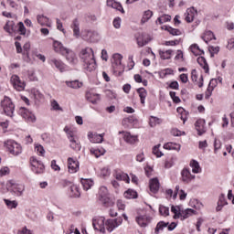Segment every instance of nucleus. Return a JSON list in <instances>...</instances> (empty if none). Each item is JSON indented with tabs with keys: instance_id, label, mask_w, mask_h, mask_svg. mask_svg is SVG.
Segmentation results:
<instances>
[{
	"instance_id": "nucleus-25",
	"label": "nucleus",
	"mask_w": 234,
	"mask_h": 234,
	"mask_svg": "<svg viewBox=\"0 0 234 234\" xmlns=\"http://www.w3.org/2000/svg\"><path fill=\"white\" fill-rule=\"evenodd\" d=\"M136 123H138V119L134 118V116H130L122 120V125H124V127H133L136 125Z\"/></svg>"
},
{
	"instance_id": "nucleus-60",
	"label": "nucleus",
	"mask_w": 234,
	"mask_h": 234,
	"mask_svg": "<svg viewBox=\"0 0 234 234\" xmlns=\"http://www.w3.org/2000/svg\"><path fill=\"white\" fill-rule=\"evenodd\" d=\"M37 153H38L39 156H43L45 154V148L41 144H37L35 147Z\"/></svg>"
},
{
	"instance_id": "nucleus-57",
	"label": "nucleus",
	"mask_w": 234,
	"mask_h": 234,
	"mask_svg": "<svg viewBox=\"0 0 234 234\" xmlns=\"http://www.w3.org/2000/svg\"><path fill=\"white\" fill-rule=\"evenodd\" d=\"M18 32L21 36H26L27 34V28L25 27V24H23V22L18 23Z\"/></svg>"
},
{
	"instance_id": "nucleus-21",
	"label": "nucleus",
	"mask_w": 234,
	"mask_h": 234,
	"mask_svg": "<svg viewBox=\"0 0 234 234\" xmlns=\"http://www.w3.org/2000/svg\"><path fill=\"white\" fill-rule=\"evenodd\" d=\"M120 134H123V140L127 143V144H136V142H138V137L136 135H132L131 133H127V132H119Z\"/></svg>"
},
{
	"instance_id": "nucleus-29",
	"label": "nucleus",
	"mask_w": 234,
	"mask_h": 234,
	"mask_svg": "<svg viewBox=\"0 0 234 234\" xmlns=\"http://www.w3.org/2000/svg\"><path fill=\"white\" fill-rule=\"evenodd\" d=\"M69 147L73 149V151H81V144L80 140H78V137L69 141Z\"/></svg>"
},
{
	"instance_id": "nucleus-14",
	"label": "nucleus",
	"mask_w": 234,
	"mask_h": 234,
	"mask_svg": "<svg viewBox=\"0 0 234 234\" xmlns=\"http://www.w3.org/2000/svg\"><path fill=\"white\" fill-rule=\"evenodd\" d=\"M53 49L57 54H61V56H65V53L68 52L69 48H65L61 42L54 40Z\"/></svg>"
},
{
	"instance_id": "nucleus-59",
	"label": "nucleus",
	"mask_w": 234,
	"mask_h": 234,
	"mask_svg": "<svg viewBox=\"0 0 234 234\" xmlns=\"http://www.w3.org/2000/svg\"><path fill=\"white\" fill-rule=\"evenodd\" d=\"M51 107L53 111H63V109H61V106H59V103H58L56 100L52 101Z\"/></svg>"
},
{
	"instance_id": "nucleus-52",
	"label": "nucleus",
	"mask_w": 234,
	"mask_h": 234,
	"mask_svg": "<svg viewBox=\"0 0 234 234\" xmlns=\"http://www.w3.org/2000/svg\"><path fill=\"white\" fill-rule=\"evenodd\" d=\"M136 222L141 226V228H145L147 226V222L144 216H139L136 218Z\"/></svg>"
},
{
	"instance_id": "nucleus-43",
	"label": "nucleus",
	"mask_w": 234,
	"mask_h": 234,
	"mask_svg": "<svg viewBox=\"0 0 234 234\" xmlns=\"http://www.w3.org/2000/svg\"><path fill=\"white\" fill-rule=\"evenodd\" d=\"M4 202L5 206L8 207V209H16L17 207L18 203L16 200H9V199H4Z\"/></svg>"
},
{
	"instance_id": "nucleus-62",
	"label": "nucleus",
	"mask_w": 234,
	"mask_h": 234,
	"mask_svg": "<svg viewBox=\"0 0 234 234\" xmlns=\"http://www.w3.org/2000/svg\"><path fill=\"white\" fill-rule=\"evenodd\" d=\"M173 74V69H165V70H163L160 74L161 78H165L166 76H169Z\"/></svg>"
},
{
	"instance_id": "nucleus-61",
	"label": "nucleus",
	"mask_w": 234,
	"mask_h": 234,
	"mask_svg": "<svg viewBox=\"0 0 234 234\" xmlns=\"http://www.w3.org/2000/svg\"><path fill=\"white\" fill-rule=\"evenodd\" d=\"M218 204H221L223 206H228V201H226V196L224 194H221L219 196Z\"/></svg>"
},
{
	"instance_id": "nucleus-38",
	"label": "nucleus",
	"mask_w": 234,
	"mask_h": 234,
	"mask_svg": "<svg viewBox=\"0 0 234 234\" xmlns=\"http://www.w3.org/2000/svg\"><path fill=\"white\" fill-rule=\"evenodd\" d=\"M87 100L90 101L93 105H96V103H98L100 101V94L88 93Z\"/></svg>"
},
{
	"instance_id": "nucleus-18",
	"label": "nucleus",
	"mask_w": 234,
	"mask_h": 234,
	"mask_svg": "<svg viewBox=\"0 0 234 234\" xmlns=\"http://www.w3.org/2000/svg\"><path fill=\"white\" fill-rule=\"evenodd\" d=\"M9 187H12V191L13 193H15V195H16V197L23 196V193L25 191L24 185H17L16 183H11V185H9Z\"/></svg>"
},
{
	"instance_id": "nucleus-10",
	"label": "nucleus",
	"mask_w": 234,
	"mask_h": 234,
	"mask_svg": "<svg viewBox=\"0 0 234 234\" xmlns=\"http://www.w3.org/2000/svg\"><path fill=\"white\" fill-rule=\"evenodd\" d=\"M196 16H198V11H197L195 7L187 8L186 12L185 13V20L186 23H193Z\"/></svg>"
},
{
	"instance_id": "nucleus-1",
	"label": "nucleus",
	"mask_w": 234,
	"mask_h": 234,
	"mask_svg": "<svg viewBox=\"0 0 234 234\" xmlns=\"http://www.w3.org/2000/svg\"><path fill=\"white\" fill-rule=\"evenodd\" d=\"M80 58L83 63L85 70L88 72L96 70V58H94V50L92 48H85L81 49Z\"/></svg>"
},
{
	"instance_id": "nucleus-4",
	"label": "nucleus",
	"mask_w": 234,
	"mask_h": 234,
	"mask_svg": "<svg viewBox=\"0 0 234 234\" xmlns=\"http://www.w3.org/2000/svg\"><path fill=\"white\" fill-rule=\"evenodd\" d=\"M1 106L4 109V112L6 116H14V111L16 110V105L12 102V100L9 97H5L3 101L1 102Z\"/></svg>"
},
{
	"instance_id": "nucleus-37",
	"label": "nucleus",
	"mask_w": 234,
	"mask_h": 234,
	"mask_svg": "<svg viewBox=\"0 0 234 234\" xmlns=\"http://www.w3.org/2000/svg\"><path fill=\"white\" fill-rule=\"evenodd\" d=\"M66 85L68 87H70V89H81V87L83 86V83L80 82V80H71L66 81Z\"/></svg>"
},
{
	"instance_id": "nucleus-20",
	"label": "nucleus",
	"mask_w": 234,
	"mask_h": 234,
	"mask_svg": "<svg viewBox=\"0 0 234 234\" xmlns=\"http://www.w3.org/2000/svg\"><path fill=\"white\" fill-rule=\"evenodd\" d=\"M103 134L104 133L97 134L90 132L88 133V138L91 144H101V142H103Z\"/></svg>"
},
{
	"instance_id": "nucleus-16",
	"label": "nucleus",
	"mask_w": 234,
	"mask_h": 234,
	"mask_svg": "<svg viewBox=\"0 0 234 234\" xmlns=\"http://www.w3.org/2000/svg\"><path fill=\"white\" fill-rule=\"evenodd\" d=\"M99 197L102 204H107L109 202V190L105 186H101L99 189Z\"/></svg>"
},
{
	"instance_id": "nucleus-63",
	"label": "nucleus",
	"mask_w": 234,
	"mask_h": 234,
	"mask_svg": "<svg viewBox=\"0 0 234 234\" xmlns=\"http://www.w3.org/2000/svg\"><path fill=\"white\" fill-rule=\"evenodd\" d=\"M113 27H114V28H120V27H122V18H120V17L114 18Z\"/></svg>"
},
{
	"instance_id": "nucleus-13",
	"label": "nucleus",
	"mask_w": 234,
	"mask_h": 234,
	"mask_svg": "<svg viewBox=\"0 0 234 234\" xmlns=\"http://www.w3.org/2000/svg\"><path fill=\"white\" fill-rule=\"evenodd\" d=\"M70 28L73 30V37H76V39H80L81 32L80 31V20L78 18L72 20Z\"/></svg>"
},
{
	"instance_id": "nucleus-41",
	"label": "nucleus",
	"mask_w": 234,
	"mask_h": 234,
	"mask_svg": "<svg viewBox=\"0 0 234 234\" xmlns=\"http://www.w3.org/2000/svg\"><path fill=\"white\" fill-rule=\"evenodd\" d=\"M151 17H153V11H151V10L144 11L143 17L141 19V23L143 25L147 23V21H149V19H151Z\"/></svg>"
},
{
	"instance_id": "nucleus-50",
	"label": "nucleus",
	"mask_w": 234,
	"mask_h": 234,
	"mask_svg": "<svg viewBox=\"0 0 234 234\" xmlns=\"http://www.w3.org/2000/svg\"><path fill=\"white\" fill-rule=\"evenodd\" d=\"M64 132L66 133L67 136H68V139L70 141V140H74L78 137H76V135H74V132L70 131V128L69 127H65L64 128Z\"/></svg>"
},
{
	"instance_id": "nucleus-33",
	"label": "nucleus",
	"mask_w": 234,
	"mask_h": 234,
	"mask_svg": "<svg viewBox=\"0 0 234 234\" xmlns=\"http://www.w3.org/2000/svg\"><path fill=\"white\" fill-rule=\"evenodd\" d=\"M203 41H205V43H209V41L213 40V39H217V37H215V34L212 31H206L204 33V36L201 37Z\"/></svg>"
},
{
	"instance_id": "nucleus-44",
	"label": "nucleus",
	"mask_w": 234,
	"mask_h": 234,
	"mask_svg": "<svg viewBox=\"0 0 234 234\" xmlns=\"http://www.w3.org/2000/svg\"><path fill=\"white\" fill-rule=\"evenodd\" d=\"M162 123V119L154 116L150 117V127H156V125H160Z\"/></svg>"
},
{
	"instance_id": "nucleus-56",
	"label": "nucleus",
	"mask_w": 234,
	"mask_h": 234,
	"mask_svg": "<svg viewBox=\"0 0 234 234\" xmlns=\"http://www.w3.org/2000/svg\"><path fill=\"white\" fill-rule=\"evenodd\" d=\"M160 144L155 145L153 148V154H155V156H157V158H160L161 156H164V154L162 152H160Z\"/></svg>"
},
{
	"instance_id": "nucleus-30",
	"label": "nucleus",
	"mask_w": 234,
	"mask_h": 234,
	"mask_svg": "<svg viewBox=\"0 0 234 234\" xmlns=\"http://www.w3.org/2000/svg\"><path fill=\"white\" fill-rule=\"evenodd\" d=\"M164 149L167 151H180L181 145L176 143H167L164 144Z\"/></svg>"
},
{
	"instance_id": "nucleus-5",
	"label": "nucleus",
	"mask_w": 234,
	"mask_h": 234,
	"mask_svg": "<svg viewBox=\"0 0 234 234\" xmlns=\"http://www.w3.org/2000/svg\"><path fill=\"white\" fill-rule=\"evenodd\" d=\"M122 222H123V219L122 218H117L115 219H108L105 222V228L107 231L112 233V231H114V229L118 228V226H122Z\"/></svg>"
},
{
	"instance_id": "nucleus-34",
	"label": "nucleus",
	"mask_w": 234,
	"mask_h": 234,
	"mask_svg": "<svg viewBox=\"0 0 234 234\" xmlns=\"http://www.w3.org/2000/svg\"><path fill=\"white\" fill-rule=\"evenodd\" d=\"M80 184L83 186L84 191H89L92 186H94V182L91 179H81Z\"/></svg>"
},
{
	"instance_id": "nucleus-17",
	"label": "nucleus",
	"mask_w": 234,
	"mask_h": 234,
	"mask_svg": "<svg viewBox=\"0 0 234 234\" xmlns=\"http://www.w3.org/2000/svg\"><path fill=\"white\" fill-rule=\"evenodd\" d=\"M206 121L204 119H199L196 122L195 127L196 130L197 131L198 136H202L204 133H206Z\"/></svg>"
},
{
	"instance_id": "nucleus-49",
	"label": "nucleus",
	"mask_w": 234,
	"mask_h": 234,
	"mask_svg": "<svg viewBox=\"0 0 234 234\" xmlns=\"http://www.w3.org/2000/svg\"><path fill=\"white\" fill-rule=\"evenodd\" d=\"M213 83H217V80L212 79L210 80L209 86H208V88L207 90V93L205 95L206 100H209V98L211 97V91L213 90V87L211 88V84H213Z\"/></svg>"
},
{
	"instance_id": "nucleus-35",
	"label": "nucleus",
	"mask_w": 234,
	"mask_h": 234,
	"mask_svg": "<svg viewBox=\"0 0 234 234\" xmlns=\"http://www.w3.org/2000/svg\"><path fill=\"white\" fill-rule=\"evenodd\" d=\"M137 92L139 94L142 105H145V98H147V90H144V88H139L137 89Z\"/></svg>"
},
{
	"instance_id": "nucleus-58",
	"label": "nucleus",
	"mask_w": 234,
	"mask_h": 234,
	"mask_svg": "<svg viewBox=\"0 0 234 234\" xmlns=\"http://www.w3.org/2000/svg\"><path fill=\"white\" fill-rule=\"evenodd\" d=\"M112 8L122 12V14H125V10H123V6H122V4L120 2H115Z\"/></svg>"
},
{
	"instance_id": "nucleus-8",
	"label": "nucleus",
	"mask_w": 234,
	"mask_h": 234,
	"mask_svg": "<svg viewBox=\"0 0 234 234\" xmlns=\"http://www.w3.org/2000/svg\"><path fill=\"white\" fill-rule=\"evenodd\" d=\"M195 175L191 174L189 168H184L181 171V180L184 184H191L192 180H195Z\"/></svg>"
},
{
	"instance_id": "nucleus-12",
	"label": "nucleus",
	"mask_w": 234,
	"mask_h": 234,
	"mask_svg": "<svg viewBox=\"0 0 234 234\" xmlns=\"http://www.w3.org/2000/svg\"><path fill=\"white\" fill-rule=\"evenodd\" d=\"M113 176L116 178L119 182H126V184H129L131 182V178H129V175L122 172V170H114Z\"/></svg>"
},
{
	"instance_id": "nucleus-24",
	"label": "nucleus",
	"mask_w": 234,
	"mask_h": 234,
	"mask_svg": "<svg viewBox=\"0 0 234 234\" xmlns=\"http://www.w3.org/2000/svg\"><path fill=\"white\" fill-rule=\"evenodd\" d=\"M37 21L38 25H41V27H50V25H51L50 18L47 17L44 15H38L37 16Z\"/></svg>"
},
{
	"instance_id": "nucleus-28",
	"label": "nucleus",
	"mask_w": 234,
	"mask_h": 234,
	"mask_svg": "<svg viewBox=\"0 0 234 234\" xmlns=\"http://www.w3.org/2000/svg\"><path fill=\"white\" fill-rule=\"evenodd\" d=\"M150 191L154 194L158 193V189H160V182L157 178H154L150 181Z\"/></svg>"
},
{
	"instance_id": "nucleus-48",
	"label": "nucleus",
	"mask_w": 234,
	"mask_h": 234,
	"mask_svg": "<svg viewBox=\"0 0 234 234\" xmlns=\"http://www.w3.org/2000/svg\"><path fill=\"white\" fill-rule=\"evenodd\" d=\"M4 29L5 30V32H8V34H12L14 32V22L7 21L5 26L4 27Z\"/></svg>"
},
{
	"instance_id": "nucleus-51",
	"label": "nucleus",
	"mask_w": 234,
	"mask_h": 234,
	"mask_svg": "<svg viewBox=\"0 0 234 234\" xmlns=\"http://www.w3.org/2000/svg\"><path fill=\"white\" fill-rule=\"evenodd\" d=\"M159 213L163 217H169V207L165 206H160L159 207Z\"/></svg>"
},
{
	"instance_id": "nucleus-64",
	"label": "nucleus",
	"mask_w": 234,
	"mask_h": 234,
	"mask_svg": "<svg viewBox=\"0 0 234 234\" xmlns=\"http://www.w3.org/2000/svg\"><path fill=\"white\" fill-rule=\"evenodd\" d=\"M51 168L53 169V171H61V167L58 165V164L56 163V160L51 161Z\"/></svg>"
},
{
	"instance_id": "nucleus-55",
	"label": "nucleus",
	"mask_w": 234,
	"mask_h": 234,
	"mask_svg": "<svg viewBox=\"0 0 234 234\" xmlns=\"http://www.w3.org/2000/svg\"><path fill=\"white\" fill-rule=\"evenodd\" d=\"M101 175L103 178L107 177V176H111V168L109 167H103L101 170Z\"/></svg>"
},
{
	"instance_id": "nucleus-36",
	"label": "nucleus",
	"mask_w": 234,
	"mask_h": 234,
	"mask_svg": "<svg viewBox=\"0 0 234 234\" xmlns=\"http://www.w3.org/2000/svg\"><path fill=\"white\" fill-rule=\"evenodd\" d=\"M190 50L194 56H202V54H204V50L200 49V47H198L197 44L191 45Z\"/></svg>"
},
{
	"instance_id": "nucleus-7",
	"label": "nucleus",
	"mask_w": 234,
	"mask_h": 234,
	"mask_svg": "<svg viewBox=\"0 0 234 234\" xmlns=\"http://www.w3.org/2000/svg\"><path fill=\"white\" fill-rule=\"evenodd\" d=\"M18 113L20 114V116H22V118H24V120H27V122H29L31 123H34V122H36V115H34V113L29 112L27 108H20Z\"/></svg>"
},
{
	"instance_id": "nucleus-42",
	"label": "nucleus",
	"mask_w": 234,
	"mask_h": 234,
	"mask_svg": "<svg viewBox=\"0 0 234 234\" xmlns=\"http://www.w3.org/2000/svg\"><path fill=\"white\" fill-rule=\"evenodd\" d=\"M106 151L103 148L101 149H90V154L95 155V158H100V156H103L105 154Z\"/></svg>"
},
{
	"instance_id": "nucleus-27",
	"label": "nucleus",
	"mask_w": 234,
	"mask_h": 234,
	"mask_svg": "<svg viewBox=\"0 0 234 234\" xmlns=\"http://www.w3.org/2000/svg\"><path fill=\"white\" fill-rule=\"evenodd\" d=\"M69 195L70 198H80L81 194L80 193V188L76 185H73L69 186Z\"/></svg>"
},
{
	"instance_id": "nucleus-15",
	"label": "nucleus",
	"mask_w": 234,
	"mask_h": 234,
	"mask_svg": "<svg viewBox=\"0 0 234 234\" xmlns=\"http://www.w3.org/2000/svg\"><path fill=\"white\" fill-rule=\"evenodd\" d=\"M136 41L138 47H145L151 39L149 38V36L145 33H139L138 36L136 37Z\"/></svg>"
},
{
	"instance_id": "nucleus-2",
	"label": "nucleus",
	"mask_w": 234,
	"mask_h": 234,
	"mask_svg": "<svg viewBox=\"0 0 234 234\" xmlns=\"http://www.w3.org/2000/svg\"><path fill=\"white\" fill-rule=\"evenodd\" d=\"M5 146L6 147L7 151H9L11 154H13V156H19V154L23 153V148L21 147V144H17L14 140H7L6 142H5Z\"/></svg>"
},
{
	"instance_id": "nucleus-19",
	"label": "nucleus",
	"mask_w": 234,
	"mask_h": 234,
	"mask_svg": "<svg viewBox=\"0 0 234 234\" xmlns=\"http://www.w3.org/2000/svg\"><path fill=\"white\" fill-rule=\"evenodd\" d=\"M96 36H98V33L93 30H85L84 34L82 35L83 39L86 41H90V43L96 41Z\"/></svg>"
},
{
	"instance_id": "nucleus-40",
	"label": "nucleus",
	"mask_w": 234,
	"mask_h": 234,
	"mask_svg": "<svg viewBox=\"0 0 234 234\" xmlns=\"http://www.w3.org/2000/svg\"><path fill=\"white\" fill-rule=\"evenodd\" d=\"M173 54V50L168 49L166 51L159 50V56L161 59H171V55Z\"/></svg>"
},
{
	"instance_id": "nucleus-54",
	"label": "nucleus",
	"mask_w": 234,
	"mask_h": 234,
	"mask_svg": "<svg viewBox=\"0 0 234 234\" xmlns=\"http://www.w3.org/2000/svg\"><path fill=\"white\" fill-rule=\"evenodd\" d=\"M171 211L174 213V218H180L181 212L178 210V207L172 206Z\"/></svg>"
},
{
	"instance_id": "nucleus-46",
	"label": "nucleus",
	"mask_w": 234,
	"mask_h": 234,
	"mask_svg": "<svg viewBox=\"0 0 234 234\" xmlns=\"http://www.w3.org/2000/svg\"><path fill=\"white\" fill-rule=\"evenodd\" d=\"M169 21H171V16L164 15L163 16L157 18L156 23H159V25H164V23H167Z\"/></svg>"
},
{
	"instance_id": "nucleus-31",
	"label": "nucleus",
	"mask_w": 234,
	"mask_h": 234,
	"mask_svg": "<svg viewBox=\"0 0 234 234\" xmlns=\"http://www.w3.org/2000/svg\"><path fill=\"white\" fill-rule=\"evenodd\" d=\"M190 167H192V173L196 175H198V173H202V168L200 167V164H198L197 160H192L190 162Z\"/></svg>"
},
{
	"instance_id": "nucleus-9",
	"label": "nucleus",
	"mask_w": 234,
	"mask_h": 234,
	"mask_svg": "<svg viewBox=\"0 0 234 234\" xmlns=\"http://www.w3.org/2000/svg\"><path fill=\"white\" fill-rule=\"evenodd\" d=\"M68 169L69 173H78L80 171V162L72 157L68 158Z\"/></svg>"
},
{
	"instance_id": "nucleus-23",
	"label": "nucleus",
	"mask_w": 234,
	"mask_h": 234,
	"mask_svg": "<svg viewBox=\"0 0 234 234\" xmlns=\"http://www.w3.org/2000/svg\"><path fill=\"white\" fill-rule=\"evenodd\" d=\"M50 63L51 65H54V67H56L59 72H65L66 66L61 59L51 58Z\"/></svg>"
},
{
	"instance_id": "nucleus-47",
	"label": "nucleus",
	"mask_w": 234,
	"mask_h": 234,
	"mask_svg": "<svg viewBox=\"0 0 234 234\" xmlns=\"http://www.w3.org/2000/svg\"><path fill=\"white\" fill-rule=\"evenodd\" d=\"M165 30H167L171 36H182V31H180V29L166 27Z\"/></svg>"
},
{
	"instance_id": "nucleus-6",
	"label": "nucleus",
	"mask_w": 234,
	"mask_h": 234,
	"mask_svg": "<svg viewBox=\"0 0 234 234\" xmlns=\"http://www.w3.org/2000/svg\"><path fill=\"white\" fill-rule=\"evenodd\" d=\"M11 83L14 89H16V90H18L19 92L25 90V87H27L25 81H22V80L17 75H13L11 77Z\"/></svg>"
},
{
	"instance_id": "nucleus-39",
	"label": "nucleus",
	"mask_w": 234,
	"mask_h": 234,
	"mask_svg": "<svg viewBox=\"0 0 234 234\" xmlns=\"http://www.w3.org/2000/svg\"><path fill=\"white\" fill-rule=\"evenodd\" d=\"M124 198H138V193L133 189H128L127 191L124 192Z\"/></svg>"
},
{
	"instance_id": "nucleus-45",
	"label": "nucleus",
	"mask_w": 234,
	"mask_h": 234,
	"mask_svg": "<svg viewBox=\"0 0 234 234\" xmlns=\"http://www.w3.org/2000/svg\"><path fill=\"white\" fill-rule=\"evenodd\" d=\"M169 226V222L165 223L164 221H160L157 223L156 228H155V233L158 234L160 231L164 229V228H167Z\"/></svg>"
},
{
	"instance_id": "nucleus-26",
	"label": "nucleus",
	"mask_w": 234,
	"mask_h": 234,
	"mask_svg": "<svg viewBox=\"0 0 234 234\" xmlns=\"http://www.w3.org/2000/svg\"><path fill=\"white\" fill-rule=\"evenodd\" d=\"M193 215H197V211L192 208H186L181 211L179 218H181V220H186V218H189V217H193Z\"/></svg>"
},
{
	"instance_id": "nucleus-32",
	"label": "nucleus",
	"mask_w": 234,
	"mask_h": 234,
	"mask_svg": "<svg viewBox=\"0 0 234 234\" xmlns=\"http://www.w3.org/2000/svg\"><path fill=\"white\" fill-rule=\"evenodd\" d=\"M197 63H198V65H200V67H202V69H204L206 74H207V72H209V66L207 65V61L206 60V58L198 57Z\"/></svg>"
},
{
	"instance_id": "nucleus-53",
	"label": "nucleus",
	"mask_w": 234,
	"mask_h": 234,
	"mask_svg": "<svg viewBox=\"0 0 234 234\" xmlns=\"http://www.w3.org/2000/svg\"><path fill=\"white\" fill-rule=\"evenodd\" d=\"M208 50L210 52L211 58H214L215 54H218V52L220 51V48L211 46L208 48Z\"/></svg>"
},
{
	"instance_id": "nucleus-22",
	"label": "nucleus",
	"mask_w": 234,
	"mask_h": 234,
	"mask_svg": "<svg viewBox=\"0 0 234 234\" xmlns=\"http://www.w3.org/2000/svg\"><path fill=\"white\" fill-rule=\"evenodd\" d=\"M64 56L66 57V59L72 65H76V63H78V58L76 57V53H74V51H72L71 49L68 48V51H66Z\"/></svg>"
},
{
	"instance_id": "nucleus-11",
	"label": "nucleus",
	"mask_w": 234,
	"mask_h": 234,
	"mask_svg": "<svg viewBox=\"0 0 234 234\" xmlns=\"http://www.w3.org/2000/svg\"><path fill=\"white\" fill-rule=\"evenodd\" d=\"M112 67L115 70H118V69L120 70H123V67L122 66V59H123V57L122 56V54L119 53H115L112 56Z\"/></svg>"
},
{
	"instance_id": "nucleus-3",
	"label": "nucleus",
	"mask_w": 234,
	"mask_h": 234,
	"mask_svg": "<svg viewBox=\"0 0 234 234\" xmlns=\"http://www.w3.org/2000/svg\"><path fill=\"white\" fill-rule=\"evenodd\" d=\"M31 170L35 175H43L45 173V165L43 162L37 160L36 156H32L29 159Z\"/></svg>"
}]
</instances>
